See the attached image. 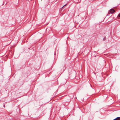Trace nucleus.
I'll list each match as a JSON object with an SVG mask.
<instances>
[{
    "instance_id": "6",
    "label": "nucleus",
    "mask_w": 120,
    "mask_h": 120,
    "mask_svg": "<svg viewBox=\"0 0 120 120\" xmlns=\"http://www.w3.org/2000/svg\"><path fill=\"white\" fill-rule=\"evenodd\" d=\"M119 120H120V119H119Z\"/></svg>"
},
{
    "instance_id": "1",
    "label": "nucleus",
    "mask_w": 120,
    "mask_h": 120,
    "mask_svg": "<svg viewBox=\"0 0 120 120\" xmlns=\"http://www.w3.org/2000/svg\"><path fill=\"white\" fill-rule=\"evenodd\" d=\"M115 12V10L114 9H111L110 10L109 12V14H112Z\"/></svg>"
},
{
    "instance_id": "5",
    "label": "nucleus",
    "mask_w": 120,
    "mask_h": 120,
    "mask_svg": "<svg viewBox=\"0 0 120 120\" xmlns=\"http://www.w3.org/2000/svg\"><path fill=\"white\" fill-rule=\"evenodd\" d=\"M66 5V4L65 5H64L62 7V8H63V7H64V6H65V5Z\"/></svg>"
},
{
    "instance_id": "2",
    "label": "nucleus",
    "mask_w": 120,
    "mask_h": 120,
    "mask_svg": "<svg viewBox=\"0 0 120 120\" xmlns=\"http://www.w3.org/2000/svg\"><path fill=\"white\" fill-rule=\"evenodd\" d=\"M120 118V117H116V118L113 119V120H119Z\"/></svg>"
},
{
    "instance_id": "3",
    "label": "nucleus",
    "mask_w": 120,
    "mask_h": 120,
    "mask_svg": "<svg viewBox=\"0 0 120 120\" xmlns=\"http://www.w3.org/2000/svg\"><path fill=\"white\" fill-rule=\"evenodd\" d=\"M106 38L105 37L103 39V40L104 41H105L106 40Z\"/></svg>"
},
{
    "instance_id": "4",
    "label": "nucleus",
    "mask_w": 120,
    "mask_h": 120,
    "mask_svg": "<svg viewBox=\"0 0 120 120\" xmlns=\"http://www.w3.org/2000/svg\"><path fill=\"white\" fill-rule=\"evenodd\" d=\"M118 16L119 17H120V13H119L118 15Z\"/></svg>"
}]
</instances>
